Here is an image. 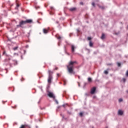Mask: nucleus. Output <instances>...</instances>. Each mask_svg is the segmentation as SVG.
<instances>
[{
	"label": "nucleus",
	"mask_w": 128,
	"mask_h": 128,
	"mask_svg": "<svg viewBox=\"0 0 128 128\" xmlns=\"http://www.w3.org/2000/svg\"><path fill=\"white\" fill-rule=\"evenodd\" d=\"M75 64H78V62H76V61H70L68 63V64L66 66V68L69 74H76V72L74 71V70Z\"/></svg>",
	"instance_id": "obj_1"
},
{
	"label": "nucleus",
	"mask_w": 128,
	"mask_h": 128,
	"mask_svg": "<svg viewBox=\"0 0 128 128\" xmlns=\"http://www.w3.org/2000/svg\"><path fill=\"white\" fill-rule=\"evenodd\" d=\"M26 20L25 21L24 20H22L21 22H20L19 24L17 25L18 28H22L24 24H26Z\"/></svg>",
	"instance_id": "obj_2"
},
{
	"label": "nucleus",
	"mask_w": 128,
	"mask_h": 128,
	"mask_svg": "<svg viewBox=\"0 0 128 128\" xmlns=\"http://www.w3.org/2000/svg\"><path fill=\"white\" fill-rule=\"evenodd\" d=\"M48 96H49V98H53V100H56V96H54V93L49 92H48Z\"/></svg>",
	"instance_id": "obj_3"
},
{
	"label": "nucleus",
	"mask_w": 128,
	"mask_h": 128,
	"mask_svg": "<svg viewBox=\"0 0 128 128\" xmlns=\"http://www.w3.org/2000/svg\"><path fill=\"white\" fill-rule=\"evenodd\" d=\"M52 76H48V84H52Z\"/></svg>",
	"instance_id": "obj_4"
},
{
	"label": "nucleus",
	"mask_w": 128,
	"mask_h": 128,
	"mask_svg": "<svg viewBox=\"0 0 128 128\" xmlns=\"http://www.w3.org/2000/svg\"><path fill=\"white\" fill-rule=\"evenodd\" d=\"M10 58H6L4 60V62L5 64H10Z\"/></svg>",
	"instance_id": "obj_5"
},
{
	"label": "nucleus",
	"mask_w": 128,
	"mask_h": 128,
	"mask_svg": "<svg viewBox=\"0 0 128 128\" xmlns=\"http://www.w3.org/2000/svg\"><path fill=\"white\" fill-rule=\"evenodd\" d=\"M96 87H94L92 89H91L90 93L92 94H94V92H96Z\"/></svg>",
	"instance_id": "obj_6"
},
{
	"label": "nucleus",
	"mask_w": 128,
	"mask_h": 128,
	"mask_svg": "<svg viewBox=\"0 0 128 128\" xmlns=\"http://www.w3.org/2000/svg\"><path fill=\"white\" fill-rule=\"evenodd\" d=\"M30 128V126L28 124H24V125H22L20 128Z\"/></svg>",
	"instance_id": "obj_7"
},
{
	"label": "nucleus",
	"mask_w": 128,
	"mask_h": 128,
	"mask_svg": "<svg viewBox=\"0 0 128 128\" xmlns=\"http://www.w3.org/2000/svg\"><path fill=\"white\" fill-rule=\"evenodd\" d=\"M118 114L119 116H122V114H124V111H122V110H118Z\"/></svg>",
	"instance_id": "obj_8"
},
{
	"label": "nucleus",
	"mask_w": 128,
	"mask_h": 128,
	"mask_svg": "<svg viewBox=\"0 0 128 128\" xmlns=\"http://www.w3.org/2000/svg\"><path fill=\"white\" fill-rule=\"evenodd\" d=\"M26 24H32V19L26 20Z\"/></svg>",
	"instance_id": "obj_9"
},
{
	"label": "nucleus",
	"mask_w": 128,
	"mask_h": 128,
	"mask_svg": "<svg viewBox=\"0 0 128 128\" xmlns=\"http://www.w3.org/2000/svg\"><path fill=\"white\" fill-rule=\"evenodd\" d=\"M101 40H104L106 38V34H104L102 33V36L100 37Z\"/></svg>",
	"instance_id": "obj_10"
},
{
	"label": "nucleus",
	"mask_w": 128,
	"mask_h": 128,
	"mask_svg": "<svg viewBox=\"0 0 128 128\" xmlns=\"http://www.w3.org/2000/svg\"><path fill=\"white\" fill-rule=\"evenodd\" d=\"M69 10H70V12H74L76 10V8H70L69 9Z\"/></svg>",
	"instance_id": "obj_11"
},
{
	"label": "nucleus",
	"mask_w": 128,
	"mask_h": 128,
	"mask_svg": "<svg viewBox=\"0 0 128 128\" xmlns=\"http://www.w3.org/2000/svg\"><path fill=\"white\" fill-rule=\"evenodd\" d=\"M71 48H72V52H74V48H76V47L72 45Z\"/></svg>",
	"instance_id": "obj_12"
},
{
	"label": "nucleus",
	"mask_w": 128,
	"mask_h": 128,
	"mask_svg": "<svg viewBox=\"0 0 128 128\" xmlns=\"http://www.w3.org/2000/svg\"><path fill=\"white\" fill-rule=\"evenodd\" d=\"M43 32H44V34H48V30L46 28H44Z\"/></svg>",
	"instance_id": "obj_13"
},
{
	"label": "nucleus",
	"mask_w": 128,
	"mask_h": 128,
	"mask_svg": "<svg viewBox=\"0 0 128 128\" xmlns=\"http://www.w3.org/2000/svg\"><path fill=\"white\" fill-rule=\"evenodd\" d=\"M48 76H52V74H54V72L50 70H48Z\"/></svg>",
	"instance_id": "obj_14"
},
{
	"label": "nucleus",
	"mask_w": 128,
	"mask_h": 128,
	"mask_svg": "<svg viewBox=\"0 0 128 128\" xmlns=\"http://www.w3.org/2000/svg\"><path fill=\"white\" fill-rule=\"evenodd\" d=\"M97 6H98V8H101V10H104V6H100V5L98 4Z\"/></svg>",
	"instance_id": "obj_15"
},
{
	"label": "nucleus",
	"mask_w": 128,
	"mask_h": 128,
	"mask_svg": "<svg viewBox=\"0 0 128 128\" xmlns=\"http://www.w3.org/2000/svg\"><path fill=\"white\" fill-rule=\"evenodd\" d=\"M56 38L58 40H61L62 39V36H60V35L58 34H56Z\"/></svg>",
	"instance_id": "obj_16"
},
{
	"label": "nucleus",
	"mask_w": 128,
	"mask_h": 128,
	"mask_svg": "<svg viewBox=\"0 0 128 128\" xmlns=\"http://www.w3.org/2000/svg\"><path fill=\"white\" fill-rule=\"evenodd\" d=\"M89 46L90 47H92V46H94V44L92 43V41H90Z\"/></svg>",
	"instance_id": "obj_17"
},
{
	"label": "nucleus",
	"mask_w": 128,
	"mask_h": 128,
	"mask_svg": "<svg viewBox=\"0 0 128 128\" xmlns=\"http://www.w3.org/2000/svg\"><path fill=\"white\" fill-rule=\"evenodd\" d=\"M2 54H3V56L5 55V56H8V54H6V50H4Z\"/></svg>",
	"instance_id": "obj_18"
},
{
	"label": "nucleus",
	"mask_w": 128,
	"mask_h": 128,
	"mask_svg": "<svg viewBox=\"0 0 128 128\" xmlns=\"http://www.w3.org/2000/svg\"><path fill=\"white\" fill-rule=\"evenodd\" d=\"M88 82H92V78H88Z\"/></svg>",
	"instance_id": "obj_19"
},
{
	"label": "nucleus",
	"mask_w": 128,
	"mask_h": 128,
	"mask_svg": "<svg viewBox=\"0 0 128 128\" xmlns=\"http://www.w3.org/2000/svg\"><path fill=\"white\" fill-rule=\"evenodd\" d=\"M92 4L94 8H96V4H94V2H92Z\"/></svg>",
	"instance_id": "obj_20"
},
{
	"label": "nucleus",
	"mask_w": 128,
	"mask_h": 128,
	"mask_svg": "<svg viewBox=\"0 0 128 128\" xmlns=\"http://www.w3.org/2000/svg\"><path fill=\"white\" fill-rule=\"evenodd\" d=\"M20 8V4H16V7L15 8L16 10H18V8Z\"/></svg>",
	"instance_id": "obj_21"
},
{
	"label": "nucleus",
	"mask_w": 128,
	"mask_h": 128,
	"mask_svg": "<svg viewBox=\"0 0 128 128\" xmlns=\"http://www.w3.org/2000/svg\"><path fill=\"white\" fill-rule=\"evenodd\" d=\"M104 74H108V70H104Z\"/></svg>",
	"instance_id": "obj_22"
},
{
	"label": "nucleus",
	"mask_w": 128,
	"mask_h": 128,
	"mask_svg": "<svg viewBox=\"0 0 128 128\" xmlns=\"http://www.w3.org/2000/svg\"><path fill=\"white\" fill-rule=\"evenodd\" d=\"M18 46H16L15 48H13L14 50H18Z\"/></svg>",
	"instance_id": "obj_23"
},
{
	"label": "nucleus",
	"mask_w": 128,
	"mask_h": 128,
	"mask_svg": "<svg viewBox=\"0 0 128 128\" xmlns=\"http://www.w3.org/2000/svg\"><path fill=\"white\" fill-rule=\"evenodd\" d=\"M83 114H83L82 112H80V116H82Z\"/></svg>",
	"instance_id": "obj_24"
},
{
	"label": "nucleus",
	"mask_w": 128,
	"mask_h": 128,
	"mask_svg": "<svg viewBox=\"0 0 128 128\" xmlns=\"http://www.w3.org/2000/svg\"><path fill=\"white\" fill-rule=\"evenodd\" d=\"M118 101H119V102H122V99L120 98Z\"/></svg>",
	"instance_id": "obj_25"
},
{
	"label": "nucleus",
	"mask_w": 128,
	"mask_h": 128,
	"mask_svg": "<svg viewBox=\"0 0 128 128\" xmlns=\"http://www.w3.org/2000/svg\"><path fill=\"white\" fill-rule=\"evenodd\" d=\"M88 40H92V38L90 37H88Z\"/></svg>",
	"instance_id": "obj_26"
},
{
	"label": "nucleus",
	"mask_w": 128,
	"mask_h": 128,
	"mask_svg": "<svg viewBox=\"0 0 128 128\" xmlns=\"http://www.w3.org/2000/svg\"><path fill=\"white\" fill-rule=\"evenodd\" d=\"M117 64H118V66H121L120 63L118 62Z\"/></svg>",
	"instance_id": "obj_27"
},
{
	"label": "nucleus",
	"mask_w": 128,
	"mask_h": 128,
	"mask_svg": "<svg viewBox=\"0 0 128 128\" xmlns=\"http://www.w3.org/2000/svg\"><path fill=\"white\" fill-rule=\"evenodd\" d=\"M58 70V68L56 67V68L54 69V70Z\"/></svg>",
	"instance_id": "obj_28"
},
{
	"label": "nucleus",
	"mask_w": 128,
	"mask_h": 128,
	"mask_svg": "<svg viewBox=\"0 0 128 128\" xmlns=\"http://www.w3.org/2000/svg\"><path fill=\"white\" fill-rule=\"evenodd\" d=\"M14 56H18V53H14Z\"/></svg>",
	"instance_id": "obj_29"
},
{
	"label": "nucleus",
	"mask_w": 128,
	"mask_h": 128,
	"mask_svg": "<svg viewBox=\"0 0 128 128\" xmlns=\"http://www.w3.org/2000/svg\"><path fill=\"white\" fill-rule=\"evenodd\" d=\"M56 74H57V76H58V78L60 76V74L58 73Z\"/></svg>",
	"instance_id": "obj_30"
},
{
	"label": "nucleus",
	"mask_w": 128,
	"mask_h": 128,
	"mask_svg": "<svg viewBox=\"0 0 128 128\" xmlns=\"http://www.w3.org/2000/svg\"><path fill=\"white\" fill-rule=\"evenodd\" d=\"M107 66H112V64H108Z\"/></svg>",
	"instance_id": "obj_31"
},
{
	"label": "nucleus",
	"mask_w": 128,
	"mask_h": 128,
	"mask_svg": "<svg viewBox=\"0 0 128 128\" xmlns=\"http://www.w3.org/2000/svg\"><path fill=\"white\" fill-rule=\"evenodd\" d=\"M126 76H128V70L126 72Z\"/></svg>",
	"instance_id": "obj_32"
},
{
	"label": "nucleus",
	"mask_w": 128,
	"mask_h": 128,
	"mask_svg": "<svg viewBox=\"0 0 128 128\" xmlns=\"http://www.w3.org/2000/svg\"><path fill=\"white\" fill-rule=\"evenodd\" d=\"M126 78H123V82H126Z\"/></svg>",
	"instance_id": "obj_33"
},
{
	"label": "nucleus",
	"mask_w": 128,
	"mask_h": 128,
	"mask_svg": "<svg viewBox=\"0 0 128 128\" xmlns=\"http://www.w3.org/2000/svg\"><path fill=\"white\" fill-rule=\"evenodd\" d=\"M80 4H81L82 6V4H84V2H80Z\"/></svg>",
	"instance_id": "obj_34"
},
{
	"label": "nucleus",
	"mask_w": 128,
	"mask_h": 128,
	"mask_svg": "<svg viewBox=\"0 0 128 128\" xmlns=\"http://www.w3.org/2000/svg\"><path fill=\"white\" fill-rule=\"evenodd\" d=\"M62 107H63V108H66V105H65V104H63V105H62Z\"/></svg>",
	"instance_id": "obj_35"
},
{
	"label": "nucleus",
	"mask_w": 128,
	"mask_h": 128,
	"mask_svg": "<svg viewBox=\"0 0 128 128\" xmlns=\"http://www.w3.org/2000/svg\"><path fill=\"white\" fill-rule=\"evenodd\" d=\"M56 102L58 104V100H56Z\"/></svg>",
	"instance_id": "obj_36"
},
{
	"label": "nucleus",
	"mask_w": 128,
	"mask_h": 128,
	"mask_svg": "<svg viewBox=\"0 0 128 128\" xmlns=\"http://www.w3.org/2000/svg\"><path fill=\"white\" fill-rule=\"evenodd\" d=\"M118 34H120V32H118V33H115V34H116V36H118Z\"/></svg>",
	"instance_id": "obj_37"
},
{
	"label": "nucleus",
	"mask_w": 128,
	"mask_h": 128,
	"mask_svg": "<svg viewBox=\"0 0 128 128\" xmlns=\"http://www.w3.org/2000/svg\"><path fill=\"white\" fill-rule=\"evenodd\" d=\"M72 36V34H70V36Z\"/></svg>",
	"instance_id": "obj_38"
},
{
	"label": "nucleus",
	"mask_w": 128,
	"mask_h": 128,
	"mask_svg": "<svg viewBox=\"0 0 128 128\" xmlns=\"http://www.w3.org/2000/svg\"><path fill=\"white\" fill-rule=\"evenodd\" d=\"M78 86H80V82H78Z\"/></svg>",
	"instance_id": "obj_39"
},
{
	"label": "nucleus",
	"mask_w": 128,
	"mask_h": 128,
	"mask_svg": "<svg viewBox=\"0 0 128 128\" xmlns=\"http://www.w3.org/2000/svg\"><path fill=\"white\" fill-rule=\"evenodd\" d=\"M80 77L79 76H78V78L80 80Z\"/></svg>",
	"instance_id": "obj_40"
},
{
	"label": "nucleus",
	"mask_w": 128,
	"mask_h": 128,
	"mask_svg": "<svg viewBox=\"0 0 128 128\" xmlns=\"http://www.w3.org/2000/svg\"><path fill=\"white\" fill-rule=\"evenodd\" d=\"M68 113L69 114H71L70 112H68Z\"/></svg>",
	"instance_id": "obj_41"
},
{
	"label": "nucleus",
	"mask_w": 128,
	"mask_h": 128,
	"mask_svg": "<svg viewBox=\"0 0 128 128\" xmlns=\"http://www.w3.org/2000/svg\"><path fill=\"white\" fill-rule=\"evenodd\" d=\"M107 70H108V69H107Z\"/></svg>",
	"instance_id": "obj_42"
}]
</instances>
